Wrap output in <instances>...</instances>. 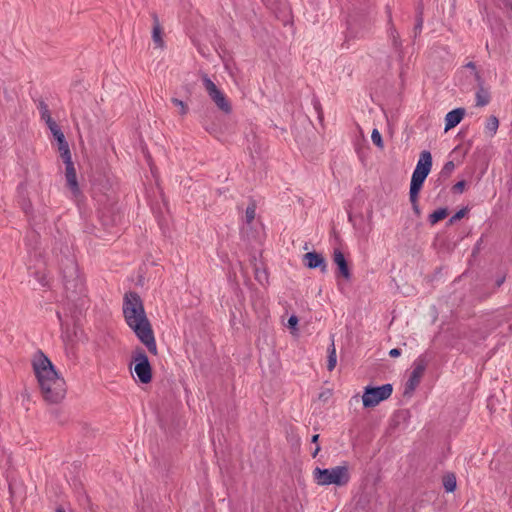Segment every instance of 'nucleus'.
I'll use <instances>...</instances> for the list:
<instances>
[{"mask_svg":"<svg viewBox=\"0 0 512 512\" xmlns=\"http://www.w3.org/2000/svg\"><path fill=\"white\" fill-rule=\"evenodd\" d=\"M123 314L130 329L147 347L148 351L157 354V345L151 324L146 316L143 303L138 294L126 293L123 301Z\"/></svg>","mask_w":512,"mask_h":512,"instance_id":"obj_1","label":"nucleus"},{"mask_svg":"<svg viewBox=\"0 0 512 512\" xmlns=\"http://www.w3.org/2000/svg\"><path fill=\"white\" fill-rule=\"evenodd\" d=\"M32 366L45 401L60 402L65 397L66 384L52 362L42 352H38L33 358Z\"/></svg>","mask_w":512,"mask_h":512,"instance_id":"obj_2","label":"nucleus"},{"mask_svg":"<svg viewBox=\"0 0 512 512\" xmlns=\"http://www.w3.org/2000/svg\"><path fill=\"white\" fill-rule=\"evenodd\" d=\"M432 168V156L427 150L420 153V157L413 171L410 183L409 198L411 203L418 201L419 192L423 186V183L429 175Z\"/></svg>","mask_w":512,"mask_h":512,"instance_id":"obj_3","label":"nucleus"},{"mask_svg":"<svg viewBox=\"0 0 512 512\" xmlns=\"http://www.w3.org/2000/svg\"><path fill=\"white\" fill-rule=\"evenodd\" d=\"M313 478L320 486H345L350 481V473L347 465L335 466L321 469L316 467L313 470Z\"/></svg>","mask_w":512,"mask_h":512,"instance_id":"obj_4","label":"nucleus"},{"mask_svg":"<svg viewBox=\"0 0 512 512\" xmlns=\"http://www.w3.org/2000/svg\"><path fill=\"white\" fill-rule=\"evenodd\" d=\"M201 79L207 94L217 108L225 114L231 113L232 106L225 93L206 74H203Z\"/></svg>","mask_w":512,"mask_h":512,"instance_id":"obj_5","label":"nucleus"},{"mask_svg":"<svg viewBox=\"0 0 512 512\" xmlns=\"http://www.w3.org/2000/svg\"><path fill=\"white\" fill-rule=\"evenodd\" d=\"M391 384H384L378 387L367 386L364 388L362 403L365 408L377 406L380 402L388 399L392 394Z\"/></svg>","mask_w":512,"mask_h":512,"instance_id":"obj_6","label":"nucleus"},{"mask_svg":"<svg viewBox=\"0 0 512 512\" xmlns=\"http://www.w3.org/2000/svg\"><path fill=\"white\" fill-rule=\"evenodd\" d=\"M133 362L135 364L134 371L143 384H147L152 380V368L148 357L142 349H136L133 353Z\"/></svg>","mask_w":512,"mask_h":512,"instance_id":"obj_7","label":"nucleus"},{"mask_svg":"<svg viewBox=\"0 0 512 512\" xmlns=\"http://www.w3.org/2000/svg\"><path fill=\"white\" fill-rule=\"evenodd\" d=\"M427 367V362L424 357H418L412 365V372L405 386V393L413 392L419 385L422 376Z\"/></svg>","mask_w":512,"mask_h":512,"instance_id":"obj_8","label":"nucleus"},{"mask_svg":"<svg viewBox=\"0 0 512 512\" xmlns=\"http://www.w3.org/2000/svg\"><path fill=\"white\" fill-rule=\"evenodd\" d=\"M64 280L67 290L82 292L83 281L79 275L78 267L73 261H70L69 266L64 270Z\"/></svg>","mask_w":512,"mask_h":512,"instance_id":"obj_9","label":"nucleus"},{"mask_svg":"<svg viewBox=\"0 0 512 512\" xmlns=\"http://www.w3.org/2000/svg\"><path fill=\"white\" fill-rule=\"evenodd\" d=\"M66 165L65 177L67 181V185L71 190L74 196H78L80 194V188L77 181L76 170L74 168V164L71 161L64 162Z\"/></svg>","mask_w":512,"mask_h":512,"instance_id":"obj_10","label":"nucleus"},{"mask_svg":"<svg viewBox=\"0 0 512 512\" xmlns=\"http://www.w3.org/2000/svg\"><path fill=\"white\" fill-rule=\"evenodd\" d=\"M333 262L337 265L340 275L346 279L349 280L351 278V272L348 267L347 261L345 259V256L343 252L336 248L333 252Z\"/></svg>","mask_w":512,"mask_h":512,"instance_id":"obj_11","label":"nucleus"},{"mask_svg":"<svg viewBox=\"0 0 512 512\" xmlns=\"http://www.w3.org/2000/svg\"><path fill=\"white\" fill-rule=\"evenodd\" d=\"M304 263L310 269L321 268L322 271H325L327 267L324 257L316 252L306 253Z\"/></svg>","mask_w":512,"mask_h":512,"instance_id":"obj_12","label":"nucleus"},{"mask_svg":"<svg viewBox=\"0 0 512 512\" xmlns=\"http://www.w3.org/2000/svg\"><path fill=\"white\" fill-rule=\"evenodd\" d=\"M465 115L464 108H456L448 112L445 116V131H448L457 126Z\"/></svg>","mask_w":512,"mask_h":512,"instance_id":"obj_13","label":"nucleus"},{"mask_svg":"<svg viewBox=\"0 0 512 512\" xmlns=\"http://www.w3.org/2000/svg\"><path fill=\"white\" fill-rule=\"evenodd\" d=\"M153 29H152V40L156 47L162 48L164 47V40L162 37V28L159 23L158 17L156 14H153Z\"/></svg>","mask_w":512,"mask_h":512,"instance_id":"obj_14","label":"nucleus"},{"mask_svg":"<svg viewBox=\"0 0 512 512\" xmlns=\"http://www.w3.org/2000/svg\"><path fill=\"white\" fill-rule=\"evenodd\" d=\"M483 81L479 85V89L476 93V105L477 106H485L490 101V94L488 90H486L483 86Z\"/></svg>","mask_w":512,"mask_h":512,"instance_id":"obj_15","label":"nucleus"},{"mask_svg":"<svg viewBox=\"0 0 512 512\" xmlns=\"http://www.w3.org/2000/svg\"><path fill=\"white\" fill-rule=\"evenodd\" d=\"M328 359H327V369L328 371L334 370L337 364V354L336 348L334 344V339L331 340V345L328 347Z\"/></svg>","mask_w":512,"mask_h":512,"instance_id":"obj_16","label":"nucleus"},{"mask_svg":"<svg viewBox=\"0 0 512 512\" xmlns=\"http://www.w3.org/2000/svg\"><path fill=\"white\" fill-rule=\"evenodd\" d=\"M447 215H448V211L446 208L437 209L429 215V222H430V224L434 225L437 222L446 218Z\"/></svg>","mask_w":512,"mask_h":512,"instance_id":"obj_17","label":"nucleus"},{"mask_svg":"<svg viewBox=\"0 0 512 512\" xmlns=\"http://www.w3.org/2000/svg\"><path fill=\"white\" fill-rule=\"evenodd\" d=\"M499 127V121L495 116H490L487 119L485 130L490 133L491 136L495 135Z\"/></svg>","mask_w":512,"mask_h":512,"instance_id":"obj_18","label":"nucleus"},{"mask_svg":"<svg viewBox=\"0 0 512 512\" xmlns=\"http://www.w3.org/2000/svg\"><path fill=\"white\" fill-rule=\"evenodd\" d=\"M444 488L447 492H453L456 489V477L453 474H448L443 480Z\"/></svg>","mask_w":512,"mask_h":512,"instance_id":"obj_19","label":"nucleus"},{"mask_svg":"<svg viewBox=\"0 0 512 512\" xmlns=\"http://www.w3.org/2000/svg\"><path fill=\"white\" fill-rule=\"evenodd\" d=\"M58 150H59L60 155L64 162L72 160L71 152H70L69 145H68L67 141L65 143L59 145Z\"/></svg>","mask_w":512,"mask_h":512,"instance_id":"obj_20","label":"nucleus"},{"mask_svg":"<svg viewBox=\"0 0 512 512\" xmlns=\"http://www.w3.org/2000/svg\"><path fill=\"white\" fill-rule=\"evenodd\" d=\"M39 110H40L41 118H42V120L45 121V123H48L51 120H53L51 117L50 111L48 109V106L44 102H41L39 104Z\"/></svg>","mask_w":512,"mask_h":512,"instance_id":"obj_21","label":"nucleus"},{"mask_svg":"<svg viewBox=\"0 0 512 512\" xmlns=\"http://www.w3.org/2000/svg\"><path fill=\"white\" fill-rule=\"evenodd\" d=\"M255 216H256V208H255V205H254V204L249 205V206L246 208V211H245V220H246V223H247V224H251V223L254 221Z\"/></svg>","mask_w":512,"mask_h":512,"instance_id":"obj_22","label":"nucleus"},{"mask_svg":"<svg viewBox=\"0 0 512 512\" xmlns=\"http://www.w3.org/2000/svg\"><path fill=\"white\" fill-rule=\"evenodd\" d=\"M372 142L379 148H383V140L380 132L377 129H373L371 133Z\"/></svg>","mask_w":512,"mask_h":512,"instance_id":"obj_23","label":"nucleus"},{"mask_svg":"<svg viewBox=\"0 0 512 512\" xmlns=\"http://www.w3.org/2000/svg\"><path fill=\"white\" fill-rule=\"evenodd\" d=\"M465 68L471 70V73L473 74L475 81L478 84H481L482 78H481L479 72L476 70L475 64L473 62H469L465 65Z\"/></svg>","mask_w":512,"mask_h":512,"instance_id":"obj_24","label":"nucleus"},{"mask_svg":"<svg viewBox=\"0 0 512 512\" xmlns=\"http://www.w3.org/2000/svg\"><path fill=\"white\" fill-rule=\"evenodd\" d=\"M172 103L180 109V114L185 115L188 111L187 105L180 99L172 98Z\"/></svg>","mask_w":512,"mask_h":512,"instance_id":"obj_25","label":"nucleus"},{"mask_svg":"<svg viewBox=\"0 0 512 512\" xmlns=\"http://www.w3.org/2000/svg\"><path fill=\"white\" fill-rule=\"evenodd\" d=\"M46 124L54 137L59 135V133H63L61 131L60 127L57 125V123L54 120H51L50 122H48Z\"/></svg>","mask_w":512,"mask_h":512,"instance_id":"obj_26","label":"nucleus"},{"mask_svg":"<svg viewBox=\"0 0 512 512\" xmlns=\"http://www.w3.org/2000/svg\"><path fill=\"white\" fill-rule=\"evenodd\" d=\"M465 181H458L452 188V190L456 193H462L464 191V188H465Z\"/></svg>","mask_w":512,"mask_h":512,"instance_id":"obj_27","label":"nucleus"},{"mask_svg":"<svg viewBox=\"0 0 512 512\" xmlns=\"http://www.w3.org/2000/svg\"><path fill=\"white\" fill-rule=\"evenodd\" d=\"M297 324H298L297 316H295V315L290 316L288 319V326L292 329H296Z\"/></svg>","mask_w":512,"mask_h":512,"instance_id":"obj_28","label":"nucleus"},{"mask_svg":"<svg viewBox=\"0 0 512 512\" xmlns=\"http://www.w3.org/2000/svg\"><path fill=\"white\" fill-rule=\"evenodd\" d=\"M466 213V210L465 209H461L459 210L451 219H450V222L453 223L454 221H457V220H460L461 218L464 217Z\"/></svg>","mask_w":512,"mask_h":512,"instance_id":"obj_29","label":"nucleus"},{"mask_svg":"<svg viewBox=\"0 0 512 512\" xmlns=\"http://www.w3.org/2000/svg\"><path fill=\"white\" fill-rule=\"evenodd\" d=\"M454 169V163L452 161H449L445 164L443 171L449 173Z\"/></svg>","mask_w":512,"mask_h":512,"instance_id":"obj_30","label":"nucleus"},{"mask_svg":"<svg viewBox=\"0 0 512 512\" xmlns=\"http://www.w3.org/2000/svg\"><path fill=\"white\" fill-rule=\"evenodd\" d=\"M389 355L393 358L398 357L401 355V350L398 348H393L389 351Z\"/></svg>","mask_w":512,"mask_h":512,"instance_id":"obj_31","label":"nucleus"},{"mask_svg":"<svg viewBox=\"0 0 512 512\" xmlns=\"http://www.w3.org/2000/svg\"><path fill=\"white\" fill-rule=\"evenodd\" d=\"M58 143V146L65 143L66 140H65V136L63 133H59V135H57L56 137H54Z\"/></svg>","mask_w":512,"mask_h":512,"instance_id":"obj_32","label":"nucleus"},{"mask_svg":"<svg viewBox=\"0 0 512 512\" xmlns=\"http://www.w3.org/2000/svg\"><path fill=\"white\" fill-rule=\"evenodd\" d=\"M63 341L65 342V345H68L71 342L70 335L68 332H63L62 334Z\"/></svg>","mask_w":512,"mask_h":512,"instance_id":"obj_33","label":"nucleus"},{"mask_svg":"<svg viewBox=\"0 0 512 512\" xmlns=\"http://www.w3.org/2000/svg\"><path fill=\"white\" fill-rule=\"evenodd\" d=\"M505 281V277L504 276H501L499 277L497 280H496V286L497 287H500Z\"/></svg>","mask_w":512,"mask_h":512,"instance_id":"obj_34","label":"nucleus"},{"mask_svg":"<svg viewBox=\"0 0 512 512\" xmlns=\"http://www.w3.org/2000/svg\"><path fill=\"white\" fill-rule=\"evenodd\" d=\"M320 451V447L317 445L315 449H313V452H312V457H316L317 454L319 453Z\"/></svg>","mask_w":512,"mask_h":512,"instance_id":"obj_35","label":"nucleus"},{"mask_svg":"<svg viewBox=\"0 0 512 512\" xmlns=\"http://www.w3.org/2000/svg\"><path fill=\"white\" fill-rule=\"evenodd\" d=\"M412 205H413V209H414V211H415L417 214H419V212H420V211H419V208H418L417 202H416V203H412Z\"/></svg>","mask_w":512,"mask_h":512,"instance_id":"obj_36","label":"nucleus"},{"mask_svg":"<svg viewBox=\"0 0 512 512\" xmlns=\"http://www.w3.org/2000/svg\"><path fill=\"white\" fill-rule=\"evenodd\" d=\"M318 439H319V435H318V434H315V435H313V437H312V440H311V441H312L313 443H317V442H318Z\"/></svg>","mask_w":512,"mask_h":512,"instance_id":"obj_37","label":"nucleus"},{"mask_svg":"<svg viewBox=\"0 0 512 512\" xmlns=\"http://www.w3.org/2000/svg\"><path fill=\"white\" fill-rule=\"evenodd\" d=\"M56 512H65L63 508H57Z\"/></svg>","mask_w":512,"mask_h":512,"instance_id":"obj_38","label":"nucleus"}]
</instances>
